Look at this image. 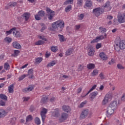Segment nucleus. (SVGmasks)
<instances>
[{
	"label": "nucleus",
	"mask_w": 125,
	"mask_h": 125,
	"mask_svg": "<svg viewBox=\"0 0 125 125\" xmlns=\"http://www.w3.org/2000/svg\"><path fill=\"white\" fill-rule=\"evenodd\" d=\"M64 27H65V23L63 21L59 20L52 23V28L53 30H56V29H58V28L63 29Z\"/></svg>",
	"instance_id": "obj_1"
},
{
	"label": "nucleus",
	"mask_w": 125,
	"mask_h": 125,
	"mask_svg": "<svg viewBox=\"0 0 125 125\" xmlns=\"http://www.w3.org/2000/svg\"><path fill=\"white\" fill-rule=\"evenodd\" d=\"M125 40L121 41L119 43L116 44L115 49L117 51H120V49H125Z\"/></svg>",
	"instance_id": "obj_2"
},
{
	"label": "nucleus",
	"mask_w": 125,
	"mask_h": 125,
	"mask_svg": "<svg viewBox=\"0 0 125 125\" xmlns=\"http://www.w3.org/2000/svg\"><path fill=\"white\" fill-rule=\"evenodd\" d=\"M117 21L120 24L125 23V12L121 13L119 12L117 16Z\"/></svg>",
	"instance_id": "obj_3"
},
{
	"label": "nucleus",
	"mask_w": 125,
	"mask_h": 125,
	"mask_svg": "<svg viewBox=\"0 0 125 125\" xmlns=\"http://www.w3.org/2000/svg\"><path fill=\"white\" fill-rule=\"evenodd\" d=\"M46 11L47 13V16L48 17V19L49 20H52L55 15V12L52 11L49 8H46Z\"/></svg>",
	"instance_id": "obj_4"
},
{
	"label": "nucleus",
	"mask_w": 125,
	"mask_h": 125,
	"mask_svg": "<svg viewBox=\"0 0 125 125\" xmlns=\"http://www.w3.org/2000/svg\"><path fill=\"white\" fill-rule=\"evenodd\" d=\"M104 12V10L100 7L96 8L93 10V13L97 17L99 16L100 14H102Z\"/></svg>",
	"instance_id": "obj_5"
},
{
	"label": "nucleus",
	"mask_w": 125,
	"mask_h": 125,
	"mask_svg": "<svg viewBox=\"0 0 125 125\" xmlns=\"http://www.w3.org/2000/svg\"><path fill=\"white\" fill-rule=\"evenodd\" d=\"M111 99H112V96L110 94H106L103 102H102V104L103 105H105L106 104H107V103H108V102H109V101H110Z\"/></svg>",
	"instance_id": "obj_6"
},
{
	"label": "nucleus",
	"mask_w": 125,
	"mask_h": 125,
	"mask_svg": "<svg viewBox=\"0 0 125 125\" xmlns=\"http://www.w3.org/2000/svg\"><path fill=\"white\" fill-rule=\"evenodd\" d=\"M116 110L114 109V108H111V107L108 106L106 110V116L107 117H110L112 116V115H114V113H115V111Z\"/></svg>",
	"instance_id": "obj_7"
},
{
	"label": "nucleus",
	"mask_w": 125,
	"mask_h": 125,
	"mask_svg": "<svg viewBox=\"0 0 125 125\" xmlns=\"http://www.w3.org/2000/svg\"><path fill=\"white\" fill-rule=\"evenodd\" d=\"M107 37V34L105 33L104 35H101L98 37H96L95 39H94L92 41H91V43H93L94 42H97L99 40H104V39H106Z\"/></svg>",
	"instance_id": "obj_8"
},
{
	"label": "nucleus",
	"mask_w": 125,
	"mask_h": 125,
	"mask_svg": "<svg viewBox=\"0 0 125 125\" xmlns=\"http://www.w3.org/2000/svg\"><path fill=\"white\" fill-rule=\"evenodd\" d=\"M46 113H47V109L44 108L42 109L41 112V116L43 123L44 122V120H45V115L46 114Z\"/></svg>",
	"instance_id": "obj_9"
},
{
	"label": "nucleus",
	"mask_w": 125,
	"mask_h": 125,
	"mask_svg": "<svg viewBox=\"0 0 125 125\" xmlns=\"http://www.w3.org/2000/svg\"><path fill=\"white\" fill-rule=\"evenodd\" d=\"M89 110L87 109H84L82 111L81 114H80V119H85L86 117H87L88 115Z\"/></svg>",
	"instance_id": "obj_10"
},
{
	"label": "nucleus",
	"mask_w": 125,
	"mask_h": 125,
	"mask_svg": "<svg viewBox=\"0 0 125 125\" xmlns=\"http://www.w3.org/2000/svg\"><path fill=\"white\" fill-rule=\"evenodd\" d=\"M68 117H69V115L68 114L65 112L62 113L59 119L60 122L62 123V122H64V121H66V120L68 119Z\"/></svg>",
	"instance_id": "obj_11"
},
{
	"label": "nucleus",
	"mask_w": 125,
	"mask_h": 125,
	"mask_svg": "<svg viewBox=\"0 0 125 125\" xmlns=\"http://www.w3.org/2000/svg\"><path fill=\"white\" fill-rule=\"evenodd\" d=\"M118 104H119V103H118L117 101H114L110 103L109 107H110V108L114 109V110H116L117 108H118Z\"/></svg>",
	"instance_id": "obj_12"
},
{
	"label": "nucleus",
	"mask_w": 125,
	"mask_h": 125,
	"mask_svg": "<svg viewBox=\"0 0 125 125\" xmlns=\"http://www.w3.org/2000/svg\"><path fill=\"white\" fill-rule=\"evenodd\" d=\"M51 115L53 117H55L56 118L59 117L60 115V113H59V109L58 108L55 109L54 111L51 112Z\"/></svg>",
	"instance_id": "obj_13"
},
{
	"label": "nucleus",
	"mask_w": 125,
	"mask_h": 125,
	"mask_svg": "<svg viewBox=\"0 0 125 125\" xmlns=\"http://www.w3.org/2000/svg\"><path fill=\"white\" fill-rule=\"evenodd\" d=\"M33 89H34V85H30L28 88H24L22 91H23V92H30V91H32Z\"/></svg>",
	"instance_id": "obj_14"
},
{
	"label": "nucleus",
	"mask_w": 125,
	"mask_h": 125,
	"mask_svg": "<svg viewBox=\"0 0 125 125\" xmlns=\"http://www.w3.org/2000/svg\"><path fill=\"white\" fill-rule=\"evenodd\" d=\"M74 49L73 48H70L66 50L65 55L69 56V55H71V54H73V53H74Z\"/></svg>",
	"instance_id": "obj_15"
},
{
	"label": "nucleus",
	"mask_w": 125,
	"mask_h": 125,
	"mask_svg": "<svg viewBox=\"0 0 125 125\" xmlns=\"http://www.w3.org/2000/svg\"><path fill=\"white\" fill-rule=\"evenodd\" d=\"M62 109L64 112H66V113H70L71 112V108L68 105H63L62 106Z\"/></svg>",
	"instance_id": "obj_16"
},
{
	"label": "nucleus",
	"mask_w": 125,
	"mask_h": 125,
	"mask_svg": "<svg viewBox=\"0 0 125 125\" xmlns=\"http://www.w3.org/2000/svg\"><path fill=\"white\" fill-rule=\"evenodd\" d=\"M13 46L14 48H17V49H20L21 48V45L18 43V42L15 41L12 43Z\"/></svg>",
	"instance_id": "obj_17"
},
{
	"label": "nucleus",
	"mask_w": 125,
	"mask_h": 125,
	"mask_svg": "<svg viewBox=\"0 0 125 125\" xmlns=\"http://www.w3.org/2000/svg\"><path fill=\"white\" fill-rule=\"evenodd\" d=\"M7 114V113L4 109H0V119L4 118Z\"/></svg>",
	"instance_id": "obj_18"
},
{
	"label": "nucleus",
	"mask_w": 125,
	"mask_h": 125,
	"mask_svg": "<svg viewBox=\"0 0 125 125\" xmlns=\"http://www.w3.org/2000/svg\"><path fill=\"white\" fill-rule=\"evenodd\" d=\"M98 95V92L97 91L93 92L91 93L89 95L90 98H91V99H94V98H95V97H96V96H97Z\"/></svg>",
	"instance_id": "obj_19"
},
{
	"label": "nucleus",
	"mask_w": 125,
	"mask_h": 125,
	"mask_svg": "<svg viewBox=\"0 0 125 125\" xmlns=\"http://www.w3.org/2000/svg\"><path fill=\"white\" fill-rule=\"evenodd\" d=\"M13 35L15 37H16V38H20V37H21V34H20V32L16 30V29H15V30H14V33Z\"/></svg>",
	"instance_id": "obj_20"
},
{
	"label": "nucleus",
	"mask_w": 125,
	"mask_h": 125,
	"mask_svg": "<svg viewBox=\"0 0 125 125\" xmlns=\"http://www.w3.org/2000/svg\"><path fill=\"white\" fill-rule=\"evenodd\" d=\"M14 85H13V84L10 85L8 87L9 93H13V92H14Z\"/></svg>",
	"instance_id": "obj_21"
},
{
	"label": "nucleus",
	"mask_w": 125,
	"mask_h": 125,
	"mask_svg": "<svg viewBox=\"0 0 125 125\" xmlns=\"http://www.w3.org/2000/svg\"><path fill=\"white\" fill-rule=\"evenodd\" d=\"M100 57H101V59L103 60H107L108 59V57L104 52H102L100 53Z\"/></svg>",
	"instance_id": "obj_22"
},
{
	"label": "nucleus",
	"mask_w": 125,
	"mask_h": 125,
	"mask_svg": "<svg viewBox=\"0 0 125 125\" xmlns=\"http://www.w3.org/2000/svg\"><path fill=\"white\" fill-rule=\"evenodd\" d=\"M85 5L86 7H91L92 6V1L91 0H87L85 2Z\"/></svg>",
	"instance_id": "obj_23"
},
{
	"label": "nucleus",
	"mask_w": 125,
	"mask_h": 125,
	"mask_svg": "<svg viewBox=\"0 0 125 125\" xmlns=\"http://www.w3.org/2000/svg\"><path fill=\"white\" fill-rule=\"evenodd\" d=\"M35 64H40L42 61V58L39 57L35 59Z\"/></svg>",
	"instance_id": "obj_24"
},
{
	"label": "nucleus",
	"mask_w": 125,
	"mask_h": 125,
	"mask_svg": "<svg viewBox=\"0 0 125 125\" xmlns=\"http://www.w3.org/2000/svg\"><path fill=\"white\" fill-rule=\"evenodd\" d=\"M87 68L88 70H92L95 68V65L93 63H89L87 65Z\"/></svg>",
	"instance_id": "obj_25"
},
{
	"label": "nucleus",
	"mask_w": 125,
	"mask_h": 125,
	"mask_svg": "<svg viewBox=\"0 0 125 125\" xmlns=\"http://www.w3.org/2000/svg\"><path fill=\"white\" fill-rule=\"evenodd\" d=\"M94 52H95L94 49L91 48L89 51L88 52V55H89V56H93V55H94Z\"/></svg>",
	"instance_id": "obj_26"
},
{
	"label": "nucleus",
	"mask_w": 125,
	"mask_h": 125,
	"mask_svg": "<svg viewBox=\"0 0 125 125\" xmlns=\"http://www.w3.org/2000/svg\"><path fill=\"white\" fill-rule=\"evenodd\" d=\"M23 17L25 18V21H28L29 18H30V13H25L23 14Z\"/></svg>",
	"instance_id": "obj_27"
},
{
	"label": "nucleus",
	"mask_w": 125,
	"mask_h": 125,
	"mask_svg": "<svg viewBox=\"0 0 125 125\" xmlns=\"http://www.w3.org/2000/svg\"><path fill=\"white\" fill-rule=\"evenodd\" d=\"M99 72L98 70L96 69H94L91 74L92 77H96L98 75Z\"/></svg>",
	"instance_id": "obj_28"
},
{
	"label": "nucleus",
	"mask_w": 125,
	"mask_h": 125,
	"mask_svg": "<svg viewBox=\"0 0 125 125\" xmlns=\"http://www.w3.org/2000/svg\"><path fill=\"white\" fill-rule=\"evenodd\" d=\"M20 53V51L18 50H15L14 52V54H12V56H13L14 57H16L19 55V54Z\"/></svg>",
	"instance_id": "obj_29"
},
{
	"label": "nucleus",
	"mask_w": 125,
	"mask_h": 125,
	"mask_svg": "<svg viewBox=\"0 0 125 125\" xmlns=\"http://www.w3.org/2000/svg\"><path fill=\"white\" fill-rule=\"evenodd\" d=\"M0 98L3 100H4V101H7V96L4 94H0Z\"/></svg>",
	"instance_id": "obj_30"
},
{
	"label": "nucleus",
	"mask_w": 125,
	"mask_h": 125,
	"mask_svg": "<svg viewBox=\"0 0 125 125\" xmlns=\"http://www.w3.org/2000/svg\"><path fill=\"white\" fill-rule=\"evenodd\" d=\"M51 50L53 52H56L58 50V47H57V46H52L51 47Z\"/></svg>",
	"instance_id": "obj_31"
},
{
	"label": "nucleus",
	"mask_w": 125,
	"mask_h": 125,
	"mask_svg": "<svg viewBox=\"0 0 125 125\" xmlns=\"http://www.w3.org/2000/svg\"><path fill=\"white\" fill-rule=\"evenodd\" d=\"M10 68V65H9V63L8 62H5L4 64V69H5V70H9Z\"/></svg>",
	"instance_id": "obj_32"
},
{
	"label": "nucleus",
	"mask_w": 125,
	"mask_h": 125,
	"mask_svg": "<svg viewBox=\"0 0 125 125\" xmlns=\"http://www.w3.org/2000/svg\"><path fill=\"white\" fill-rule=\"evenodd\" d=\"M15 29H16V27H13V28L11 29L9 31H7L6 32L7 35H10L11 34V33L13 32V33L14 32V30H15Z\"/></svg>",
	"instance_id": "obj_33"
},
{
	"label": "nucleus",
	"mask_w": 125,
	"mask_h": 125,
	"mask_svg": "<svg viewBox=\"0 0 125 125\" xmlns=\"http://www.w3.org/2000/svg\"><path fill=\"white\" fill-rule=\"evenodd\" d=\"M9 6L10 7H14L17 5V2H11L8 4Z\"/></svg>",
	"instance_id": "obj_34"
},
{
	"label": "nucleus",
	"mask_w": 125,
	"mask_h": 125,
	"mask_svg": "<svg viewBox=\"0 0 125 125\" xmlns=\"http://www.w3.org/2000/svg\"><path fill=\"white\" fill-rule=\"evenodd\" d=\"M83 0H77V4L78 6H83Z\"/></svg>",
	"instance_id": "obj_35"
},
{
	"label": "nucleus",
	"mask_w": 125,
	"mask_h": 125,
	"mask_svg": "<svg viewBox=\"0 0 125 125\" xmlns=\"http://www.w3.org/2000/svg\"><path fill=\"white\" fill-rule=\"evenodd\" d=\"M104 7L105 8H106V7L107 8H108L109 10H110V9H111V8L110 7V1H107L105 3V5L104 6Z\"/></svg>",
	"instance_id": "obj_36"
},
{
	"label": "nucleus",
	"mask_w": 125,
	"mask_h": 125,
	"mask_svg": "<svg viewBox=\"0 0 125 125\" xmlns=\"http://www.w3.org/2000/svg\"><path fill=\"white\" fill-rule=\"evenodd\" d=\"M38 14L41 17H42L44 16V15H45V13H44V11H43L42 10L40 11L39 12H38Z\"/></svg>",
	"instance_id": "obj_37"
},
{
	"label": "nucleus",
	"mask_w": 125,
	"mask_h": 125,
	"mask_svg": "<svg viewBox=\"0 0 125 125\" xmlns=\"http://www.w3.org/2000/svg\"><path fill=\"white\" fill-rule=\"evenodd\" d=\"M35 124L37 125H41V120L38 117H36L35 120Z\"/></svg>",
	"instance_id": "obj_38"
},
{
	"label": "nucleus",
	"mask_w": 125,
	"mask_h": 125,
	"mask_svg": "<svg viewBox=\"0 0 125 125\" xmlns=\"http://www.w3.org/2000/svg\"><path fill=\"white\" fill-rule=\"evenodd\" d=\"M74 2V0H66L64 2V4L67 5L69 4H72Z\"/></svg>",
	"instance_id": "obj_39"
},
{
	"label": "nucleus",
	"mask_w": 125,
	"mask_h": 125,
	"mask_svg": "<svg viewBox=\"0 0 125 125\" xmlns=\"http://www.w3.org/2000/svg\"><path fill=\"white\" fill-rule=\"evenodd\" d=\"M99 30H100V32L101 33H102V34H103V33H105V32H106L107 30L106 29V28H104V27H100L99 28Z\"/></svg>",
	"instance_id": "obj_40"
},
{
	"label": "nucleus",
	"mask_w": 125,
	"mask_h": 125,
	"mask_svg": "<svg viewBox=\"0 0 125 125\" xmlns=\"http://www.w3.org/2000/svg\"><path fill=\"white\" fill-rule=\"evenodd\" d=\"M28 75L26 74H23L21 75L19 78V81H22V80H24L26 77H27Z\"/></svg>",
	"instance_id": "obj_41"
},
{
	"label": "nucleus",
	"mask_w": 125,
	"mask_h": 125,
	"mask_svg": "<svg viewBox=\"0 0 125 125\" xmlns=\"http://www.w3.org/2000/svg\"><path fill=\"white\" fill-rule=\"evenodd\" d=\"M4 41L5 42H8V43H10V42H11V41H12V39H11V38L6 37L4 39Z\"/></svg>",
	"instance_id": "obj_42"
},
{
	"label": "nucleus",
	"mask_w": 125,
	"mask_h": 125,
	"mask_svg": "<svg viewBox=\"0 0 125 125\" xmlns=\"http://www.w3.org/2000/svg\"><path fill=\"white\" fill-rule=\"evenodd\" d=\"M44 42L42 40H40L35 43L36 45H42V44H43Z\"/></svg>",
	"instance_id": "obj_43"
},
{
	"label": "nucleus",
	"mask_w": 125,
	"mask_h": 125,
	"mask_svg": "<svg viewBox=\"0 0 125 125\" xmlns=\"http://www.w3.org/2000/svg\"><path fill=\"white\" fill-rule=\"evenodd\" d=\"M32 120H33V117L32 116V115H28L26 118V121L27 122H31Z\"/></svg>",
	"instance_id": "obj_44"
},
{
	"label": "nucleus",
	"mask_w": 125,
	"mask_h": 125,
	"mask_svg": "<svg viewBox=\"0 0 125 125\" xmlns=\"http://www.w3.org/2000/svg\"><path fill=\"white\" fill-rule=\"evenodd\" d=\"M86 103H87V101H86L83 102L79 106V108H83V107L85 105V104H86Z\"/></svg>",
	"instance_id": "obj_45"
},
{
	"label": "nucleus",
	"mask_w": 125,
	"mask_h": 125,
	"mask_svg": "<svg viewBox=\"0 0 125 125\" xmlns=\"http://www.w3.org/2000/svg\"><path fill=\"white\" fill-rule=\"evenodd\" d=\"M34 74V69L33 68H30L28 71L27 76H30V75H33Z\"/></svg>",
	"instance_id": "obj_46"
},
{
	"label": "nucleus",
	"mask_w": 125,
	"mask_h": 125,
	"mask_svg": "<svg viewBox=\"0 0 125 125\" xmlns=\"http://www.w3.org/2000/svg\"><path fill=\"white\" fill-rule=\"evenodd\" d=\"M55 65V62L52 61L47 65V67H51Z\"/></svg>",
	"instance_id": "obj_47"
},
{
	"label": "nucleus",
	"mask_w": 125,
	"mask_h": 125,
	"mask_svg": "<svg viewBox=\"0 0 125 125\" xmlns=\"http://www.w3.org/2000/svg\"><path fill=\"white\" fill-rule=\"evenodd\" d=\"M47 102V97H43L41 100V103H46Z\"/></svg>",
	"instance_id": "obj_48"
},
{
	"label": "nucleus",
	"mask_w": 125,
	"mask_h": 125,
	"mask_svg": "<svg viewBox=\"0 0 125 125\" xmlns=\"http://www.w3.org/2000/svg\"><path fill=\"white\" fill-rule=\"evenodd\" d=\"M72 9V5H68L65 8V12H69Z\"/></svg>",
	"instance_id": "obj_49"
},
{
	"label": "nucleus",
	"mask_w": 125,
	"mask_h": 125,
	"mask_svg": "<svg viewBox=\"0 0 125 125\" xmlns=\"http://www.w3.org/2000/svg\"><path fill=\"white\" fill-rule=\"evenodd\" d=\"M83 17H84V14H81L78 15V20H83Z\"/></svg>",
	"instance_id": "obj_50"
},
{
	"label": "nucleus",
	"mask_w": 125,
	"mask_h": 125,
	"mask_svg": "<svg viewBox=\"0 0 125 125\" xmlns=\"http://www.w3.org/2000/svg\"><path fill=\"white\" fill-rule=\"evenodd\" d=\"M99 77L101 79V80H104V79H105V75L104 74L103 72H101L99 74Z\"/></svg>",
	"instance_id": "obj_51"
},
{
	"label": "nucleus",
	"mask_w": 125,
	"mask_h": 125,
	"mask_svg": "<svg viewBox=\"0 0 125 125\" xmlns=\"http://www.w3.org/2000/svg\"><path fill=\"white\" fill-rule=\"evenodd\" d=\"M6 105V102L5 101L1 100L0 101V106H4Z\"/></svg>",
	"instance_id": "obj_52"
},
{
	"label": "nucleus",
	"mask_w": 125,
	"mask_h": 125,
	"mask_svg": "<svg viewBox=\"0 0 125 125\" xmlns=\"http://www.w3.org/2000/svg\"><path fill=\"white\" fill-rule=\"evenodd\" d=\"M117 68L120 70L125 69V67L123 66V65L119 63L117 64Z\"/></svg>",
	"instance_id": "obj_53"
},
{
	"label": "nucleus",
	"mask_w": 125,
	"mask_h": 125,
	"mask_svg": "<svg viewBox=\"0 0 125 125\" xmlns=\"http://www.w3.org/2000/svg\"><path fill=\"white\" fill-rule=\"evenodd\" d=\"M96 85H94L88 91V93H90V92H91V91H92L94 89H95V88H96Z\"/></svg>",
	"instance_id": "obj_54"
},
{
	"label": "nucleus",
	"mask_w": 125,
	"mask_h": 125,
	"mask_svg": "<svg viewBox=\"0 0 125 125\" xmlns=\"http://www.w3.org/2000/svg\"><path fill=\"white\" fill-rule=\"evenodd\" d=\"M84 67V66L83 65L80 64L79 65L78 70L79 71H83V70Z\"/></svg>",
	"instance_id": "obj_55"
},
{
	"label": "nucleus",
	"mask_w": 125,
	"mask_h": 125,
	"mask_svg": "<svg viewBox=\"0 0 125 125\" xmlns=\"http://www.w3.org/2000/svg\"><path fill=\"white\" fill-rule=\"evenodd\" d=\"M38 38H39V39L40 40H42L43 41H44L45 42H46V38H44V37L43 36H42L41 35L38 36Z\"/></svg>",
	"instance_id": "obj_56"
},
{
	"label": "nucleus",
	"mask_w": 125,
	"mask_h": 125,
	"mask_svg": "<svg viewBox=\"0 0 125 125\" xmlns=\"http://www.w3.org/2000/svg\"><path fill=\"white\" fill-rule=\"evenodd\" d=\"M60 42H64V36L63 35H59Z\"/></svg>",
	"instance_id": "obj_57"
},
{
	"label": "nucleus",
	"mask_w": 125,
	"mask_h": 125,
	"mask_svg": "<svg viewBox=\"0 0 125 125\" xmlns=\"http://www.w3.org/2000/svg\"><path fill=\"white\" fill-rule=\"evenodd\" d=\"M35 18L36 20H41V16L38 14L35 15Z\"/></svg>",
	"instance_id": "obj_58"
},
{
	"label": "nucleus",
	"mask_w": 125,
	"mask_h": 125,
	"mask_svg": "<svg viewBox=\"0 0 125 125\" xmlns=\"http://www.w3.org/2000/svg\"><path fill=\"white\" fill-rule=\"evenodd\" d=\"M89 94V93L88 92L85 94L84 93H83L81 95V97L82 98H84L85 96H87V95H88Z\"/></svg>",
	"instance_id": "obj_59"
},
{
	"label": "nucleus",
	"mask_w": 125,
	"mask_h": 125,
	"mask_svg": "<svg viewBox=\"0 0 125 125\" xmlns=\"http://www.w3.org/2000/svg\"><path fill=\"white\" fill-rule=\"evenodd\" d=\"M114 63H115V61L114 60V59H111V61L108 62L109 65H113V64H114Z\"/></svg>",
	"instance_id": "obj_60"
},
{
	"label": "nucleus",
	"mask_w": 125,
	"mask_h": 125,
	"mask_svg": "<svg viewBox=\"0 0 125 125\" xmlns=\"http://www.w3.org/2000/svg\"><path fill=\"white\" fill-rule=\"evenodd\" d=\"M96 47L97 49H99V48H101V43L97 44Z\"/></svg>",
	"instance_id": "obj_61"
},
{
	"label": "nucleus",
	"mask_w": 125,
	"mask_h": 125,
	"mask_svg": "<svg viewBox=\"0 0 125 125\" xmlns=\"http://www.w3.org/2000/svg\"><path fill=\"white\" fill-rule=\"evenodd\" d=\"M46 29V26L45 25H43L41 29V32H42L43 31H44Z\"/></svg>",
	"instance_id": "obj_62"
},
{
	"label": "nucleus",
	"mask_w": 125,
	"mask_h": 125,
	"mask_svg": "<svg viewBox=\"0 0 125 125\" xmlns=\"http://www.w3.org/2000/svg\"><path fill=\"white\" fill-rule=\"evenodd\" d=\"M51 55V54L50 53H48V52H46V54H45V57L46 58H48V57H49Z\"/></svg>",
	"instance_id": "obj_63"
},
{
	"label": "nucleus",
	"mask_w": 125,
	"mask_h": 125,
	"mask_svg": "<svg viewBox=\"0 0 125 125\" xmlns=\"http://www.w3.org/2000/svg\"><path fill=\"white\" fill-rule=\"evenodd\" d=\"M125 94L123 95L121 97V101L125 102Z\"/></svg>",
	"instance_id": "obj_64"
}]
</instances>
